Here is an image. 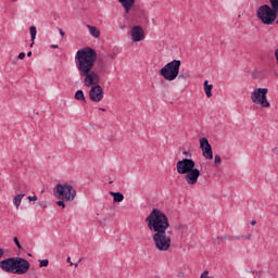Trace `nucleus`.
<instances>
[{"mask_svg": "<svg viewBox=\"0 0 278 278\" xmlns=\"http://www.w3.org/2000/svg\"><path fill=\"white\" fill-rule=\"evenodd\" d=\"M251 225L254 227V225H257V222L255 219H252Z\"/></svg>", "mask_w": 278, "mask_h": 278, "instance_id": "33", "label": "nucleus"}, {"mask_svg": "<svg viewBox=\"0 0 278 278\" xmlns=\"http://www.w3.org/2000/svg\"><path fill=\"white\" fill-rule=\"evenodd\" d=\"M27 56L31 58V51L27 52Z\"/></svg>", "mask_w": 278, "mask_h": 278, "instance_id": "36", "label": "nucleus"}, {"mask_svg": "<svg viewBox=\"0 0 278 278\" xmlns=\"http://www.w3.org/2000/svg\"><path fill=\"white\" fill-rule=\"evenodd\" d=\"M176 231H178L181 238H188L190 236V227L187 224H178Z\"/></svg>", "mask_w": 278, "mask_h": 278, "instance_id": "12", "label": "nucleus"}, {"mask_svg": "<svg viewBox=\"0 0 278 278\" xmlns=\"http://www.w3.org/2000/svg\"><path fill=\"white\" fill-rule=\"evenodd\" d=\"M100 110H101L102 112H105V109H103V108H100Z\"/></svg>", "mask_w": 278, "mask_h": 278, "instance_id": "37", "label": "nucleus"}, {"mask_svg": "<svg viewBox=\"0 0 278 278\" xmlns=\"http://www.w3.org/2000/svg\"><path fill=\"white\" fill-rule=\"evenodd\" d=\"M13 3H16V1H18V0H11Z\"/></svg>", "mask_w": 278, "mask_h": 278, "instance_id": "38", "label": "nucleus"}, {"mask_svg": "<svg viewBox=\"0 0 278 278\" xmlns=\"http://www.w3.org/2000/svg\"><path fill=\"white\" fill-rule=\"evenodd\" d=\"M75 99H76V101H84V102H86V96L84 94V90H77L75 92Z\"/></svg>", "mask_w": 278, "mask_h": 278, "instance_id": "18", "label": "nucleus"}, {"mask_svg": "<svg viewBox=\"0 0 278 278\" xmlns=\"http://www.w3.org/2000/svg\"><path fill=\"white\" fill-rule=\"evenodd\" d=\"M111 197H113V201L115 203H123V201L125 200V195H123V193L121 192H110Z\"/></svg>", "mask_w": 278, "mask_h": 278, "instance_id": "15", "label": "nucleus"}, {"mask_svg": "<svg viewBox=\"0 0 278 278\" xmlns=\"http://www.w3.org/2000/svg\"><path fill=\"white\" fill-rule=\"evenodd\" d=\"M78 264H75V267L77 268Z\"/></svg>", "mask_w": 278, "mask_h": 278, "instance_id": "39", "label": "nucleus"}, {"mask_svg": "<svg viewBox=\"0 0 278 278\" xmlns=\"http://www.w3.org/2000/svg\"><path fill=\"white\" fill-rule=\"evenodd\" d=\"M200 278H213L212 276H210V271L208 270H204L201 275Z\"/></svg>", "mask_w": 278, "mask_h": 278, "instance_id": "25", "label": "nucleus"}, {"mask_svg": "<svg viewBox=\"0 0 278 278\" xmlns=\"http://www.w3.org/2000/svg\"><path fill=\"white\" fill-rule=\"evenodd\" d=\"M199 177H201V170L193 167L189 173L185 174V181L188 186H197L199 184Z\"/></svg>", "mask_w": 278, "mask_h": 278, "instance_id": "10", "label": "nucleus"}, {"mask_svg": "<svg viewBox=\"0 0 278 278\" xmlns=\"http://www.w3.org/2000/svg\"><path fill=\"white\" fill-rule=\"evenodd\" d=\"M49 266V260L39 261V268H47Z\"/></svg>", "mask_w": 278, "mask_h": 278, "instance_id": "23", "label": "nucleus"}, {"mask_svg": "<svg viewBox=\"0 0 278 278\" xmlns=\"http://www.w3.org/2000/svg\"><path fill=\"white\" fill-rule=\"evenodd\" d=\"M67 264H70V266H73V262H71V257H67Z\"/></svg>", "mask_w": 278, "mask_h": 278, "instance_id": "34", "label": "nucleus"}, {"mask_svg": "<svg viewBox=\"0 0 278 278\" xmlns=\"http://www.w3.org/2000/svg\"><path fill=\"white\" fill-rule=\"evenodd\" d=\"M36 34H38V31L36 30V26H31L30 27V38H31L30 47H34V40H36Z\"/></svg>", "mask_w": 278, "mask_h": 278, "instance_id": "19", "label": "nucleus"}, {"mask_svg": "<svg viewBox=\"0 0 278 278\" xmlns=\"http://www.w3.org/2000/svg\"><path fill=\"white\" fill-rule=\"evenodd\" d=\"M214 88V85H210L208 80L204 81V92L207 97V99H212V89Z\"/></svg>", "mask_w": 278, "mask_h": 278, "instance_id": "16", "label": "nucleus"}, {"mask_svg": "<svg viewBox=\"0 0 278 278\" xmlns=\"http://www.w3.org/2000/svg\"><path fill=\"white\" fill-rule=\"evenodd\" d=\"M59 31H60V35L62 36V38H64V36H65L64 30L59 29Z\"/></svg>", "mask_w": 278, "mask_h": 278, "instance_id": "32", "label": "nucleus"}, {"mask_svg": "<svg viewBox=\"0 0 278 278\" xmlns=\"http://www.w3.org/2000/svg\"><path fill=\"white\" fill-rule=\"evenodd\" d=\"M87 29H89V34L90 36H92V38H101V30L97 28V26H92L88 24Z\"/></svg>", "mask_w": 278, "mask_h": 278, "instance_id": "14", "label": "nucleus"}, {"mask_svg": "<svg viewBox=\"0 0 278 278\" xmlns=\"http://www.w3.org/2000/svg\"><path fill=\"white\" fill-rule=\"evenodd\" d=\"M182 155H185L186 157H192V153H190L188 151H184Z\"/></svg>", "mask_w": 278, "mask_h": 278, "instance_id": "30", "label": "nucleus"}, {"mask_svg": "<svg viewBox=\"0 0 278 278\" xmlns=\"http://www.w3.org/2000/svg\"><path fill=\"white\" fill-rule=\"evenodd\" d=\"M13 242L16 244L17 249H23V247L21 245V242L18 241V238L17 237H14L13 238Z\"/></svg>", "mask_w": 278, "mask_h": 278, "instance_id": "26", "label": "nucleus"}, {"mask_svg": "<svg viewBox=\"0 0 278 278\" xmlns=\"http://www.w3.org/2000/svg\"><path fill=\"white\" fill-rule=\"evenodd\" d=\"M24 197H25V193H22L13 198V205L16 207V210L21 207V203L23 202Z\"/></svg>", "mask_w": 278, "mask_h": 278, "instance_id": "17", "label": "nucleus"}, {"mask_svg": "<svg viewBox=\"0 0 278 278\" xmlns=\"http://www.w3.org/2000/svg\"><path fill=\"white\" fill-rule=\"evenodd\" d=\"M220 164H223V159H220V155H215L214 165L215 166H220Z\"/></svg>", "mask_w": 278, "mask_h": 278, "instance_id": "22", "label": "nucleus"}, {"mask_svg": "<svg viewBox=\"0 0 278 278\" xmlns=\"http://www.w3.org/2000/svg\"><path fill=\"white\" fill-rule=\"evenodd\" d=\"M31 264L23 257H9L0 262V268L4 273H11L12 275H27L29 273Z\"/></svg>", "mask_w": 278, "mask_h": 278, "instance_id": "3", "label": "nucleus"}, {"mask_svg": "<svg viewBox=\"0 0 278 278\" xmlns=\"http://www.w3.org/2000/svg\"><path fill=\"white\" fill-rule=\"evenodd\" d=\"M129 36L132 42H142L144 40V29L140 26H134L129 31Z\"/></svg>", "mask_w": 278, "mask_h": 278, "instance_id": "11", "label": "nucleus"}, {"mask_svg": "<svg viewBox=\"0 0 278 278\" xmlns=\"http://www.w3.org/2000/svg\"><path fill=\"white\" fill-rule=\"evenodd\" d=\"M146 225L152 231V242L154 249L160 253H167L173 247V231L168 215L160 208H153L146 218Z\"/></svg>", "mask_w": 278, "mask_h": 278, "instance_id": "2", "label": "nucleus"}, {"mask_svg": "<svg viewBox=\"0 0 278 278\" xmlns=\"http://www.w3.org/2000/svg\"><path fill=\"white\" fill-rule=\"evenodd\" d=\"M53 195L66 203H73L77 197V190L68 182L58 184L53 189Z\"/></svg>", "mask_w": 278, "mask_h": 278, "instance_id": "4", "label": "nucleus"}, {"mask_svg": "<svg viewBox=\"0 0 278 278\" xmlns=\"http://www.w3.org/2000/svg\"><path fill=\"white\" fill-rule=\"evenodd\" d=\"M64 202H66V200H59V201H56V205L59 207H62V210H65L66 208V204Z\"/></svg>", "mask_w": 278, "mask_h": 278, "instance_id": "24", "label": "nucleus"}, {"mask_svg": "<svg viewBox=\"0 0 278 278\" xmlns=\"http://www.w3.org/2000/svg\"><path fill=\"white\" fill-rule=\"evenodd\" d=\"M250 99L254 105H261L264 110L270 108V102L268 101V88H255L251 92Z\"/></svg>", "mask_w": 278, "mask_h": 278, "instance_id": "6", "label": "nucleus"}, {"mask_svg": "<svg viewBox=\"0 0 278 278\" xmlns=\"http://www.w3.org/2000/svg\"><path fill=\"white\" fill-rule=\"evenodd\" d=\"M179 68H181V61L173 60L160 70L159 75L166 81H175L179 77Z\"/></svg>", "mask_w": 278, "mask_h": 278, "instance_id": "5", "label": "nucleus"}, {"mask_svg": "<svg viewBox=\"0 0 278 278\" xmlns=\"http://www.w3.org/2000/svg\"><path fill=\"white\" fill-rule=\"evenodd\" d=\"M4 256H5V249L0 248V260H3Z\"/></svg>", "mask_w": 278, "mask_h": 278, "instance_id": "29", "label": "nucleus"}, {"mask_svg": "<svg viewBox=\"0 0 278 278\" xmlns=\"http://www.w3.org/2000/svg\"><path fill=\"white\" fill-rule=\"evenodd\" d=\"M118 3H121L122 8L125 10V14H129L131 12V9L134 8V4L136 3V0H117Z\"/></svg>", "mask_w": 278, "mask_h": 278, "instance_id": "13", "label": "nucleus"}, {"mask_svg": "<svg viewBox=\"0 0 278 278\" xmlns=\"http://www.w3.org/2000/svg\"><path fill=\"white\" fill-rule=\"evenodd\" d=\"M252 235H240L235 237V240H251Z\"/></svg>", "mask_w": 278, "mask_h": 278, "instance_id": "20", "label": "nucleus"}, {"mask_svg": "<svg viewBox=\"0 0 278 278\" xmlns=\"http://www.w3.org/2000/svg\"><path fill=\"white\" fill-rule=\"evenodd\" d=\"M97 51L90 47L79 49L74 58L75 66L79 73V77L85 88H90L89 99L93 103L103 101V87H101V76L94 72L97 64Z\"/></svg>", "mask_w": 278, "mask_h": 278, "instance_id": "1", "label": "nucleus"}, {"mask_svg": "<svg viewBox=\"0 0 278 278\" xmlns=\"http://www.w3.org/2000/svg\"><path fill=\"white\" fill-rule=\"evenodd\" d=\"M178 79H188V74L186 73L178 74Z\"/></svg>", "mask_w": 278, "mask_h": 278, "instance_id": "27", "label": "nucleus"}, {"mask_svg": "<svg viewBox=\"0 0 278 278\" xmlns=\"http://www.w3.org/2000/svg\"><path fill=\"white\" fill-rule=\"evenodd\" d=\"M51 49H59V46L58 45H52Z\"/></svg>", "mask_w": 278, "mask_h": 278, "instance_id": "35", "label": "nucleus"}, {"mask_svg": "<svg viewBox=\"0 0 278 278\" xmlns=\"http://www.w3.org/2000/svg\"><path fill=\"white\" fill-rule=\"evenodd\" d=\"M18 60H25V52H21L18 54Z\"/></svg>", "mask_w": 278, "mask_h": 278, "instance_id": "31", "label": "nucleus"}, {"mask_svg": "<svg viewBox=\"0 0 278 278\" xmlns=\"http://www.w3.org/2000/svg\"><path fill=\"white\" fill-rule=\"evenodd\" d=\"M200 149L205 160H214V152L212 151V144H210V141L207 140V138L205 137L200 138Z\"/></svg>", "mask_w": 278, "mask_h": 278, "instance_id": "9", "label": "nucleus"}, {"mask_svg": "<svg viewBox=\"0 0 278 278\" xmlns=\"http://www.w3.org/2000/svg\"><path fill=\"white\" fill-rule=\"evenodd\" d=\"M27 200L30 201V202L31 201H38V197L37 195H28Z\"/></svg>", "mask_w": 278, "mask_h": 278, "instance_id": "28", "label": "nucleus"}, {"mask_svg": "<svg viewBox=\"0 0 278 278\" xmlns=\"http://www.w3.org/2000/svg\"><path fill=\"white\" fill-rule=\"evenodd\" d=\"M197 163L192 159H182L176 163V170L178 175H186L195 168Z\"/></svg>", "mask_w": 278, "mask_h": 278, "instance_id": "8", "label": "nucleus"}, {"mask_svg": "<svg viewBox=\"0 0 278 278\" xmlns=\"http://www.w3.org/2000/svg\"><path fill=\"white\" fill-rule=\"evenodd\" d=\"M256 14L264 25H273V23L277 21L278 12L271 9L268 4H264L258 8Z\"/></svg>", "mask_w": 278, "mask_h": 278, "instance_id": "7", "label": "nucleus"}, {"mask_svg": "<svg viewBox=\"0 0 278 278\" xmlns=\"http://www.w3.org/2000/svg\"><path fill=\"white\" fill-rule=\"evenodd\" d=\"M269 3L271 5V10L278 12V0H269Z\"/></svg>", "mask_w": 278, "mask_h": 278, "instance_id": "21", "label": "nucleus"}]
</instances>
